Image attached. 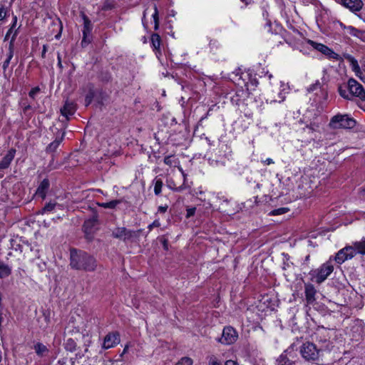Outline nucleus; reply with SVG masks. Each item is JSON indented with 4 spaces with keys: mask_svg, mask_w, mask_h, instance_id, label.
<instances>
[{
    "mask_svg": "<svg viewBox=\"0 0 365 365\" xmlns=\"http://www.w3.org/2000/svg\"><path fill=\"white\" fill-rule=\"evenodd\" d=\"M70 265L77 270L94 272L98 266L96 258L88 253L71 249L70 252Z\"/></svg>",
    "mask_w": 365,
    "mask_h": 365,
    "instance_id": "f257e3e1",
    "label": "nucleus"
},
{
    "mask_svg": "<svg viewBox=\"0 0 365 365\" xmlns=\"http://www.w3.org/2000/svg\"><path fill=\"white\" fill-rule=\"evenodd\" d=\"M355 124V120L348 115L337 114L331 118L329 126L332 129H347L353 128Z\"/></svg>",
    "mask_w": 365,
    "mask_h": 365,
    "instance_id": "f03ea898",
    "label": "nucleus"
},
{
    "mask_svg": "<svg viewBox=\"0 0 365 365\" xmlns=\"http://www.w3.org/2000/svg\"><path fill=\"white\" fill-rule=\"evenodd\" d=\"M334 267L328 263L323 264L319 269L313 270L310 272L311 280L321 284L328 276L333 272Z\"/></svg>",
    "mask_w": 365,
    "mask_h": 365,
    "instance_id": "7ed1b4c3",
    "label": "nucleus"
},
{
    "mask_svg": "<svg viewBox=\"0 0 365 365\" xmlns=\"http://www.w3.org/2000/svg\"><path fill=\"white\" fill-rule=\"evenodd\" d=\"M300 354L306 361H314L318 359L319 350L313 343L307 342L301 346Z\"/></svg>",
    "mask_w": 365,
    "mask_h": 365,
    "instance_id": "20e7f679",
    "label": "nucleus"
},
{
    "mask_svg": "<svg viewBox=\"0 0 365 365\" xmlns=\"http://www.w3.org/2000/svg\"><path fill=\"white\" fill-rule=\"evenodd\" d=\"M237 339V331L232 327L228 326L223 329L222 336L217 339V341L225 345H230L234 344Z\"/></svg>",
    "mask_w": 365,
    "mask_h": 365,
    "instance_id": "39448f33",
    "label": "nucleus"
},
{
    "mask_svg": "<svg viewBox=\"0 0 365 365\" xmlns=\"http://www.w3.org/2000/svg\"><path fill=\"white\" fill-rule=\"evenodd\" d=\"M348 90L351 98L352 96L358 97L361 101H365V90L361 84L354 78H350L347 83Z\"/></svg>",
    "mask_w": 365,
    "mask_h": 365,
    "instance_id": "423d86ee",
    "label": "nucleus"
},
{
    "mask_svg": "<svg viewBox=\"0 0 365 365\" xmlns=\"http://www.w3.org/2000/svg\"><path fill=\"white\" fill-rule=\"evenodd\" d=\"M98 217L93 215L92 217L85 220L83 225V230L86 238L91 241L93 239L94 234L97 230Z\"/></svg>",
    "mask_w": 365,
    "mask_h": 365,
    "instance_id": "0eeeda50",
    "label": "nucleus"
},
{
    "mask_svg": "<svg viewBox=\"0 0 365 365\" xmlns=\"http://www.w3.org/2000/svg\"><path fill=\"white\" fill-rule=\"evenodd\" d=\"M120 341V334L118 331L110 332L105 336L102 348L103 349L113 348L118 344Z\"/></svg>",
    "mask_w": 365,
    "mask_h": 365,
    "instance_id": "6e6552de",
    "label": "nucleus"
},
{
    "mask_svg": "<svg viewBox=\"0 0 365 365\" xmlns=\"http://www.w3.org/2000/svg\"><path fill=\"white\" fill-rule=\"evenodd\" d=\"M309 43L317 51H320L322 53L328 56L329 58L336 59L339 58V54L336 53L333 50L327 47V46L316 43L313 41H309Z\"/></svg>",
    "mask_w": 365,
    "mask_h": 365,
    "instance_id": "1a4fd4ad",
    "label": "nucleus"
},
{
    "mask_svg": "<svg viewBox=\"0 0 365 365\" xmlns=\"http://www.w3.org/2000/svg\"><path fill=\"white\" fill-rule=\"evenodd\" d=\"M133 231L129 230L125 227H117L112 232V236L114 238L125 241L133 237Z\"/></svg>",
    "mask_w": 365,
    "mask_h": 365,
    "instance_id": "9d476101",
    "label": "nucleus"
},
{
    "mask_svg": "<svg viewBox=\"0 0 365 365\" xmlns=\"http://www.w3.org/2000/svg\"><path fill=\"white\" fill-rule=\"evenodd\" d=\"M340 2L344 7L353 12L360 11L364 6L361 0H340Z\"/></svg>",
    "mask_w": 365,
    "mask_h": 365,
    "instance_id": "9b49d317",
    "label": "nucleus"
},
{
    "mask_svg": "<svg viewBox=\"0 0 365 365\" xmlns=\"http://www.w3.org/2000/svg\"><path fill=\"white\" fill-rule=\"evenodd\" d=\"M151 45L153 49L157 56L158 58H160L161 56V50H160V43L161 38L160 36L158 34H153L151 36Z\"/></svg>",
    "mask_w": 365,
    "mask_h": 365,
    "instance_id": "f8f14e48",
    "label": "nucleus"
},
{
    "mask_svg": "<svg viewBox=\"0 0 365 365\" xmlns=\"http://www.w3.org/2000/svg\"><path fill=\"white\" fill-rule=\"evenodd\" d=\"M292 349L291 346L289 349L284 351L277 359V365H294V361L288 357V354L291 353L290 349Z\"/></svg>",
    "mask_w": 365,
    "mask_h": 365,
    "instance_id": "ddd939ff",
    "label": "nucleus"
},
{
    "mask_svg": "<svg viewBox=\"0 0 365 365\" xmlns=\"http://www.w3.org/2000/svg\"><path fill=\"white\" fill-rule=\"evenodd\" d=\"M305 297L308 304H312L315 301L316 289L313 284H305Z\"/></svg>",
    "mask_w": 365,
    "mask_h": 365,
    "instance_id": "4468645a",
    "label": "nucleus"
},
{
    "mask_svg": "<svg viewBox=\"0 0 365 365\" xmlns=\"http://www.w3.org/2000/svg\"><path fill=\"white\" fill-rule=\"evenodd\" d=\"M76 110V105L73 102L66 101L63 107L61 109V113L68 120L69 116L73 115Z\"/></svg>",
    "mask_w": 365,
    "mask_h": 365,
    "instance_id": "2eb2a0df",
    "label": "nucleus"
},
{
    "mask_svg": "<svg viewBox=\"0 0 365 365\" xmlns=\"http://www.w3.org/2000/svg\"><path fill=\"white\" fill-rule=\"evenodd\" d=\"M17 36V30H16L14 33V35L11 38V42H10V45H9V53L7 54V58L4 61V63H3V66H2V68L5 71L9 63H10V61L11 60V58H13L14 56V48H13V43L14 41H15V38Z\"/></svg>",
    "mask_w": 365,
    "mask_h": 365,
    "instance_id": "dca6fc26",
    "label": "nucleus"
},
{
    "mask_svg": "<svg viewBox=\"0 0 365 365\" xmlns=\"http://www.w3.org/2000/svg\"><path fill=\"white\" fill-rule=\"evenodd\" d=\"M50 183L48 179H43L37 188L36 194L43 199L45 198Z\"/></svg>",
    "mask_w": 365,
    "mask_h": 365,
    "instance_id": "f3484780",
    "label": "nucleus"
},
{
    "mask_svg": "<svg viewBox=\"0 0 365 365\" xmlns=\"http://www.w3.org/2000/svg\"><path fill=\"white\" fill-rule=\"evenodd\" d=\"M180 170L181 171V173H182V174L183 175V178H184V181H183L182 185H181L180 186L177 187L173 181L168 182V187L170 190H172L173 191H175V192H179L183 191L187 187L186 185H185L186 175L185 174V173L182 171V170L181 168H180Z\"/></svg>",
    "mask_w": 365,
    "mask_h": 365,
    "instance_id": "a211bd4d",
    "label": "nucleus"
},
{
    "mask_svg": "<svg viewBox=\"0 0 365 365\" xmlns=\"http://www.w3.org/2000/svg\"><path fill=\"white\" fill-rule=\"evenodd\" d=\"M34 349L35 350L36 354L40 357H43L47 355L49 352V350L46 347V346H45L41 342L36 343L34 345Z\"/></svg>",
    "mask_w": 365,
    "mask_h": 365,
    "instance_id": "6ab92c4d",
    "label": "nucleus"
},
{
    "mask_svg": "<svg viewBox=\"0 0 365 365\" xmlns=\"http://www.w3.org/2000/svg\"><path fill=\"white\" fill-rule=\"evenodd\" d=\"M11 273V267L5 263L0 262V278H6Z\"/></svg>",
    "mask_w": 365,
    "mask_h": 365,
    "instance_id": "aec40b11",
    "label": "nucleus"
},
{
    "mask_svg": "<svg viewBox=\"0 0 365 365\" xmlns=\"http://www.w3.org/2000/svg\"><path fill=\"white\" fill-rule=\"evenodd\" d=\"M343 249L346 255V256L347 257L348 259L353 258L355 255L358 254L356 248L354 247V245L353 246H346Z\"/></svg>",
    "mask_w": 365,
    "mask_h": 365,
    "instance_id": "412c9836",
    "label": "nucleus"
},
{
    "mask_svg": "<svg viewBox=\"0 0 365 365\" xmlns=\"http://www.w3.org/2000/svg\"><path fill=\"white\" fill-rule=\"evenodd\" d=\"M61 142V139H56L46 148V152L51 154L55 153Z\"/></svg>",
    "mask_w": 365,
    "mask_h": 365,
    "instance_id": "4be33fe9",
    "label": "nucleus"
},
{
    "mask_svg": "<svg viewBox=\"0 0 365 365\" xmlns=\"http://www.w3.org/2000/svg\"><path fill=\"white\" fill-rule=\"evenodd\" d=\"M354 245L356 248L358 254L365 255V238H363L361 241L354 242Z\"/></svg>",
    "mask_w": 365,
    "mask_h": 365,
    "instance_id": "5701e85b",
    "label": "nucleus"
},
{
    "mask_svg": "<svg viewBox=\"0 0 365 365\" xmlns=\"http://www.w3.org/2000/svg\"><path fill=\"white\" fill-rule=\"evenodd\" d=\"M82 19L83 20V31H92L93 24L88 17L83 13L81 14Z\"/></svg>",
    "mask_w": 365,
    "mask_h": 365,
    "instance_id": "b1692460",
    "label": "nucleus"
},
{
    "mask_svg": "<svg viewBox=\"0 0 365 365\" xmlns=\"http://www.w3.org/2000/svg\"><path fill=\"white\" fill-rule=\"evenodd\" d=\"M121 202H122V200H111L108 202H102V203L99 204V206H101L103 208L113 209L118 205H119Z\"/></svg>",
    "mask_w": 365,
    "mask_h": 365,
    "instance_id": "393cba45",
    "label": "nucleus"
},
{
    "mask_svg": "<svg viewBox=\"0 0 365 365\" xmlns=\"http://www.w3.org/2000/svg\"><path fill=\"white\" fill-rule=\"evenodd\" d=\"M344 249L340 250L336 255L335 261L338 264H342L344 262L347 260V257Z\"/></svg>",
    "mask_w": 365,
    "mask_h": 365,
    "instance_id": "a878e982",
    "label": "nucleus"
},
{
    "mask_svg": "<svg viewBox=\"0 0 365 365\" xmlns=\"http://www.w3.org/2000/svg\"><path fill=\"white\" fill-rule=\"evenodd\" d=\"M65 349L69 351H74L76 348V343L72 338L68 339L64 344Z\"/></svg>",
    "mask_w": 365,
    "mask_h": 365,
    "instance_id": "bb28decb",
    "label": "nucleus"
},
{
    "mask_svg": "<svg viewBox=\"0 0 365 365\" xmlns=\"http://www.w3.org/2000/svg\"><path fill=\"white\" fill-rule=\"evenodd\" d=\"M62 163L59 161H48V165H44L45 170L48 172L58 168Z\"/></svg>",
    "mask_w": 365,
    "mask_h": 365,
    "instance_id": "cd10ccee",
    "label": "nucleus"
},
{
    "mask_svg": "<svg viewBox=\"0 0 365 365\" xmlns=\"http://www.w3.org/2000/svg\"><path fill=\"white\" fill-rule=\"evenodd\" d=\"M82 33H83V39L81 41V46L83 47H85L87 45H88L91 41V32L82 30Z\"/></svg>",
    "mask_w": 365,
    "mask_h": 365,
    "instance_id": "c85d7f7f",
    "label": "nucleus"
},
{
    "mask_svg": "<svg viewBox=\"0 0 365 365\" xmlns=\"http://www.w3.org/2000/svg\"><path fill=\"white\" fill-rule=\"evenodd\" d=\"M163 181L161 179H155L154 182V192L156 195H159L162 191Z\"/></svg>",
    "mask_w": 365,
    "mask_h": 365,
    "instance_id": "c756f323",
    "label": "nucleus"
},
{
    "mask_svg": "<svg viewBox=\"0 0 365 365\" xmlns=\"http://www.w3.org/2000/svg\"><path fill=\"white\" fill-rule=\"evenodd\" d=\"M346 89H348L347 85L344 86L339 87V93L341 97L346 99H350L351 95L349 94V91L347 92Z\"/></svg>",
    "mask_w": 365,
    "mask_h": 365,
    "instance_id": "7c9ffc66",
    "label": "nucleus"
},
{
    "mask_svg": "<svg viewBox=\"0 0 365 365\" xmlns=\"http://www.w3.org/2000/svg\"><path fill=\"white\" fill-rule=\"evenodd\" d=\"M289 211V209L287 207H279V208L274 209V210H272L269 213V215H280L287 213Z\"/></svg>",
    "mask_w": 365,
    "mask_h": 365,
    "instance_id": "2f4dec72",
    "label": "nucleus"
},
{
    "mask_svg": "<svg viewBox=\"0 0 365 365\" xmlns=\"http://www.w3.org/2000/svg\"><path fill=\"white\" fill-rule=\"evenodd\" d=\"M152 16H153L154 22H155V29L156 30L158 29V25H159L158 10L156 5L154 6V13L153 14Z\"/></svg>",
    "mask_w": 365,
    "mask_h": 365,
    "instance_id": "473e14b6",
    "label": "nucleus"
},
{
    "mask_svg": "<svg viewBox=\"0 0 365 365\" xmlns=\"http://www.w3.org/2000/svg\"><path fill=\"white\" fill-rule=\"evenodd\" d=\"M16 22H17V17L16 16H14L13 17V24H12V25L11 26V28L9 29V31H7V33L6 34V37H5L6 39L7 38H9V36L13 33V31L16 28Z\"/></svg>",
    "mask_w": 365,
    "mask_h": 365,
    "instance_id": "72a5a7b5",
    "label": "nucleus"
},
{
    "mask_svg": "<svg viewBox=\"0 0 365 365\" xmlns=\"http://www.w3.org/2000/svg\"><path fill=\"white\" fill-rule=\"evenodd\" d=\"M208 364L209 365H222L221 363L218 361L217 358L214 355H211V356H208Z\"/></svg>",
    "mask_w": 365,
    "mask_h": 365,
    "instance_id": "f704fd0d",
    "label": "nucleus"
},
{
    "mask_svg": "<svg viewBox=\"0 0 365 365\" xmlns=\"http://www.w3.org/2000/svg\"><path fill=\"white\" fill-rule=\"evenodd\" d=\"M209 47L210 51L214 52L217 50L219 47V43L217 40H210L209 43Z\"/></svg>",
    "mask_w": 365,
    "mask_h": 365,
    "instance_id": "c9c22d12",
    "label": "nucleus"
},
{
    "mask_svg": "<svg viewBox=\"0 0 365 365\" xmlns=\"http://www.w3.org/2000/svg\"><path fill=\"white\" fill-rule=\"evenodd\" d=\"M56 205L57 204L53 202L47 203L43 208V212L52 211Z\"/></svg>",
    "mask_w": 365,
    "mask_h": 365,
    "instance_id": "e433bc0d",
    "label": "nucleus"
},
{
    "mask_svg": "<svg viewBox=\"0 0 365 365\" xmlns=\"http://www.w3.org/2000/svg\"><path fill=\"white\" fill-rule=\"evenodd\" d=\"M192 359L189 358V357H182L180 361L178 363V364H185V365H192Z\"/></svg>",
    "mask_w": 365,
    "mask_h": 365,
    "instance_id": "4c0bfd02",
    "label": "nucleus"
},
{
    "mask_svg": "<svg viewBox=\"0 0 365 365\" xmlns=\"http://www.w3.org/2000/svg\"><path fill=\"white\" fill-rule=\"evenodd\" d=\"M7 14V10L4 5L0 6V21L4 20Z\"/></svg>",
    "mask_w": 365,
    "mask_h": 365,
    "instance_id": "58836bf2",
    "label": "nucleus"
},
{
    "mask_svg": "<svg viewBox=\"0 0 365 365\" xmlns=\"http://www.w3.org/2000/svg\"><path fill=\"white\" fill-rule=\"evenodd\" d=\"M160 242L162 243L163 247L165 250H168V239L166 238L165 236H162L159 238Z\"/></svg>",
    "mask_w": 365,
    "mask_h": 365,
    "instance_id": "ea45409f",
    "label": "nucleus"
},
{
    "mask_svg": "<svg viewBox=\"0 0 365 365\" xmlns=\"http://www.w3.org/2000/svg\"><path fill=\"white\" fill-rule=\"evenodd\" d=\"M16 150L11 149L9 151V153L5 155L3 160H13L15 157Z\"/></svg>",
    "mask_w": 365,
    "mask_h": 365,
    "instance_id": "a19ab883",
    "label": "nucleus"
},
{
    "mask_svg": "<svg viewBox=\"0 0 365 365\" xmlns=\"http://www.w3.org/2000/svg\"><path fill=\"white\" fill-rule=\"evenodd\" d=\"M160 226V221L158 220H155L148 226V229L150 232L153 230V227H159Z\"/></svg>",
    "mask_w": 365,
    "mask_h": 365,
    "instance_id": "79ce46f5",
    "label": "nucleus"
},
{
    "mask_svg": "<svg viewBox=\"0 0 365 365\" xmlns=\"http://www.w3.org/2000/svg\"><path fill=\"white\" fill-rule=\"evenodd\" d=\"M39 91H40V89H39V88H38V87L33 88L30 91V92H29V96H30L31 98H35V96H36V95L39 92Z\"/></svg>",
    "mask_w": 365,
    "mask_h": 365,
    "instance_id": "37998d69",
    "label": "nucleus"
},
{
    "mask_svg": "<svg viewBox=\"0 0 365 365\" xmlns=\"http://www.w3.org/2000/svg\"><path fill=\"white\" fill-rule=\"evenodd\" d=\"M307 128L311 130L312 131H317L319 128V124L315 123H310V125H308Z\"/></svg>",
    "mask_w": 365,
    "mask_h": 365,
    "instance_id": "c03bdc74",
    "label": "nucleus"
},
{
    "mask_svg": "<svg viewBox=\"0 0 365 365\" xmlns=\"http://www.w3.org/2000/svg\"><path fill=\"white\" fill-rule=\"evenodd\" d=\"M320 86V83L319 81H317L315 83L311 85L308 88L307 91L309 92H312L315 91L317 88H318Z\"/></svg>",
    "mask_w": 365,
    "mask_h": 365,
    "instance_id": "a18cd8bd",
    "label": "nucleus"
},
{
    "mask_svg": "<svg viewBox=\"0 0 365 365\" xmlns=\"http://www.w3.org/2000/svg\"><path fill=\"white\" fill-rule=\"evenodd\" d=\"M196 208L195 207H190L187 209V214L186 217H190L193 216L195 213Z\"/></svg>",
    "mask_w": 365,
    "mask_h": 365,
    "instance_id": "49530a36",
    "label": "nucleus"
},
{
    "mask_svg": "<svg viewBox=\"0 0 365 365\" xmlns=\"http://www.w3.org/2000/svg\"><path fill=\"white\" fill-rule=\"evenodd\" d=\"M253 203H257V200H255V201L253 202L251 199L247 200L246 202H244V207L246 208L251 207Z\"/></svg>",
    "mask_w": 365,
    "mask_h": 365,
    "instance_id": "de8ad7c7",
    "label": "nucleus"
},
{
    "mask_svg": "<svg viewBox=\"0 0 365 365\" xmlns=\"http://www.w3.org/2000/svg\"><path fill=\"white\" fill-rule=\"evenodd\" d=\"M10 165V161H1L0 170L7 168Z\"/></svg>",
    "mask_w": 365,
    "mask_h": 365,
    "instance_id": "09e8293b",
    "label": "nucleus"
},
{
    "mask_svg": "<svg viewBox=\"0 0 365 365\" xmlns=\"http://www.w3.org/2000/svg\"><path fill=\"white\" fill-rule=\"evenodd\" d=\"M113 8V5L110 3H105L102 7L104 11L110 10Z\"/></svg>",
    "mask_w": 365,
    "mask_h": 365,
    "instance_id": "8fccbe9b",
    "label": "nucleus"
},
{
    "mask_svg": "<svg viewBox=\"0 0 365 365\" xmlns=\"http://www.w3.org/2000/svg\"><path fill=\"white\" fill-rule=\"evenodd\" d=\"M167 210H168L167 205L158 207V212H160L164 213L167 211Z\"/></svg>",
    "mask_w": 365,
    "mask_h": 365,
    "instance_id": "3c124183",
    "label": "nucleus"
},
{
    "mask_svg": "<svg viewBox=\"0 0 365 365\" xmlns=\"http://www.w3.org/2000/svg\"><path fill=\"white\" fill-rule=\"evenodd\" d=\"M57 58H58V66H59V68H62L63 66H62V63H61V55L59 53H58Z\"/></svg>",
    "mask_w": 365,
    "mask_h": 365,
    "instance_id": "603ef678",
    "label": "nucleus"
},
{
    "mask_svg": "<svg viewBox=\"0 0 365 365\" xmlns=\"http://www.w3.org/2000/svg\"><path fill=\"white\" fill-rule=\"evenodd\" d=\"M225 365H238V364L235 361H233V360H227Z\"/></svg>",
    "mask_w": 365,
    "mask_h": 365,
    "instance_id": "864d4df0",
    "label": "nucleus"
},
{
    "mask_svg": "<svg viewBox=\"0 0 365 365\" xmlns=\"http://www.w3.org/2000/svg\"><path fill=\"white\" fill-rule=\"evenodd\" d=\"M66 362H67V359L63 358V359L58 360V364L59 365H66Z\"/></svg>",
    "mask_w": 365,
    "mask_h": 365,
    "instance_id": "5fc2aeb1",
    "label": "nucleus"
},
{
    "mask_svg": "<svg viewBox=\"0 0 365 365\" xmlns=\"http://www.w3.org/2000/svg\"><path fill=\"white\" fill-rule=\"evenodd\" d=\"M359 195L361 198L365 199V188L360 190Z\"/></svg>",
    "mask_w": 365,
    "mask_h": 365,
    "instance_id": "6e6d98bb",
    "label": "nucleus"
},
{
    "mask_svg": "<svg viewBox=\"0 0 365 365\" xmlns=\"http://www.w3.org/2000/svg\"><path fill=\"white\" fill-rule=\"evenodd\" d=\"M354 69L356 71V69H359V66L358 65V63L356 60H353L352 61Z\"/></svg>",
    "mask_w": 365,
    "mask_h": 365,
    "instance_id": "4d7b16f0",
    "label": "nucleus"
},
{
    "mask_svg": "<svg viewBox=\"0 0 365 365\" xmlns=\"http://www.w3.org/2000/svg\"><path fill=\"white\" fill-rule=\"evenodd\" d=\"M47 51V46L46 45H43V51H42V57L44 58L45 57V55H46V53Z\"/></svg>",
    "mask_w": 365,
    "mask_h": 365,
    "instance_id": "13d9d810",
    "label": "nucleus"
},
{
    "mask_svg": "<svg viewBox=\"0 0 365 365\" xmlns=\"http://www.w3.org/2000/svg\"><path fill=\"white\" fill-rule=\"evenodd\" d=\"M309 259H310V255H308L305 257V259H304V263H307L309 261Z\"/></svg>",
    "mask_w": 365,
    "mask_h": 365,
    "instance_id": "bf43d9fd",
    "label": "nucleus"
},
{
    "mask_svg": "<svg viewBox=\"0 0 365 365\" xmlns=\"http://www.w3.org/2000/svg\"><path fill=\"white\" fill-rule=\"evenodd\" d=\"M91 100L88 97H86V106H88L91 103Z\"/></svg>",
    "mask_w": 365,
    "mask_h": 365,
    "instance_id": "052dcab7",
    "label": "nucleus"
},
{
    "mask_svg": "<svg viewBox=\"0 0 365 365\" xmlns=\"http://www.w3.org/2000/svg\"><path fill=\"white\" fill-rule=\"evenodd\" d=\"M128 349V346H125L123 351L122 355L124 354L127 351Z\"/></svg>",
    "mask_w": 365,
    "mask_h": 365,
    "instance_id": "680f3d73",
    "label": "nucleus"
},
{
    "mask_svg": "<svg viewBox=\"0 0 365 365\" xmlns=\"http://www.w3.org/2000/svg\"><path fill=\"white\" fill-rule=\"evenodd\" d=\"M253 365H265L263 362H255Z\"/></svg>",
    "mask_w": 365,
    "mask_h": 365,
    "instance_id": "e2e57ef3",
    "label": "nucleus"
},
{
    "mask_svg": "<svg viewBox=\"0 0 365 365\" xmlns=\"http://www.w3.org/2000/svg\"><path fill=\"white\" fill-rule=\"evenodd\" d=\"M70 361H71V365H74V363H75L74 360L73 359H71Z\"/></svg>",
    "mask_w": 365,
    "mask_h": 365,
    "instance_id": "0e129e2a",
    "label": "nucleus"
},
{
    "mask_svg": "<svg viewBox=\"0 0 365 365\" xmlns=\"http://www.w3.org/2000/svg\"><path fill=\"white\" fill-rule=\"evenodd\" d=\"M241 1L245 2L247 5L250 3V1L248 2L247 0H241Z\"/></svg>",
    "mask_w": 365,
    "mask_h": 365,
    "instance_id": "69168bd1",
    "label": "nucleus"
},
{
    "mask_svg": "<svg viewBox=\"0 0 365 365\" xmlns=\"http://www.w3.org/2000/svg\"><path fill=\"white\" fill-rule=\"evenodd\" d=\"M267 163V165H269L271 163H273L274 161H270V160H268V161H265Z\"/></svg>",
    "mask_w": 365,
    "mask_h": 365,
    "instance_id": "338daca9",
    "label": "nucleus"
},
{
    "mask_svg": "<svg viewBox=\"0 0 365 365\" xmlns=\"http://www.w3.org/2000/svg\"><path fill=\"white\" fill-rule=\"evenodd\" d=\"M60 35H61L60 34H57V35L56 36V38H59V36H60Z\"/></svg>",
    "mask_w": 365,
    "mask_h": 365,
    "instance_id": "774afa93",
    "label": "nucleus"
}]
</instances>
